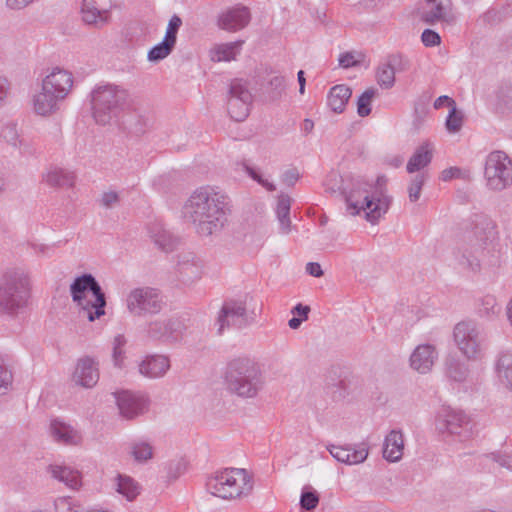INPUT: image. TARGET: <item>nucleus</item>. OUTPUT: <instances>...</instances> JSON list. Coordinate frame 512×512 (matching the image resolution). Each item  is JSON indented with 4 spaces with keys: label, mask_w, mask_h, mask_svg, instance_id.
<instances>
[{
    "label": "nucleus",
    "mask_w": 512,
    "mask_h": 512,
    "mask_svg": "<svg viewBox=\"0 0 512 512\" xmlns=\"http://www.w3.org/2000/svg\"><path fill=\"white\" fill-rule=\"evenodd\" d=\"M345 191L350 214L364 212L366 219L371 223L377 222L389 208L390 201L383 188L368 184L359 177H353Z\"/></svg>",
    "instance_id": "f257e3e1"
},
{
    "label": "nucleus",
    "mask_w": 512,
    "mask_h": 512,
    "mask_svg": "<svg viewBox=\"0 0 512 512\" xmlns=\"http://www.w3.org/2000/svg\"><path fill=\"white\" fill-rule=\"evenodd\" d=\"M184 214L191 219L197 233L211 235L223 224L224 212L214 196L206 190L196 191L184 207Z\"/></svg>",
    "instance_id": "f03ea898"
},
{
    "label": "nucleus",
    "mask_w": 512,
    "mask_h": 512,
    "mask_svg": "<svg viewBox=\"0 0 512 512\" xmlns=\"http://www.w3.org/2000/svg\"><path fill=\"white\" fill-rule=\"evenodd\" d=\"M207 490L222 499H233L247 494L252 484L245 469H225L208 478Z\"/></svg>",
    "instance_id": "7ed1b4c3"
},
{
    "label": "nucleus",
    "mask_w": 512,
    "mask_h": 512,
    "mask_svg": "<svg viewBox=\"0 0 512 512\" xmlns=\"http://www.w3.org/2000/svg\"><path fill=\"white\" fill-rule=\"evenodd\" d=\"M73 300L86 313L89 321L104 315L105 298L100 286L91 275H84L71 286Z\"/></svg>",
    "instance_id": "20e7f679"
},
{
    "label": "nucleus",
    "mask_w": 512,
    "mask_h": 512,
    "mask_svg": "<svg viewBox=\"0 0 512 512\" xmlns=\"http://www.w3.org/2000/svg\"><path fill=\"white\" fill-rule=\"evenodd\" d=\"M435 425L439 433L458 436L461 440L472 435V419L463 410L443 407L436 416Z\"/></svg>",
    "instance_id": "39448f33"
},
{
    "label": "nucleus",
    "mask_w": 512,
    "mask_h": 512,
    "mask_svg": "<svg viewBox=\"0 0 512 512\" xmlns=\"http://www.w3.org/2000/svg\"><path fill=\"white\" fill-rule=\"evenodd\" d=\"M485 177L491 189L500 190L506 187L512 178V167L504 153L496 151L488 156Z\"/></svg>",
    "instance_id": "423d86ee"
},
{
    "label": "nucleus",
    "mask_w": 512,
    "mask_h": 512,
    "mask_svg": "<svg viewBox=\"0 0 512 512\" xmlns=\"http://www.w3.org/2000/svg\"><path fill=\"white\" fill-rule=\"evenodd\" d=\"M127 307L135 315L153 314L161 310L162 300L155 289L139 288L129 294Z\"/></svg>",
    "instance_id": "0eeeda50"
},
{
    "label": "nucleus",
    "mask_w": 512,
    "mask_h": 512,
    "mask_svg": "<svg viewBox=\"0 0 512 512\" xmlns=\"http://www.w3.org/2000/svg\"><path fill=\"white\" fill-rule=\"evenodd\" d=\"M120 414L132 419L148 409L149 399L142 392L122 389L113 393Z\"/></svg>",
    "instance_id": "6e6552de"
},
{
    "label": "nucleus",
    "mask_w": 512,
    "mask_h": 512,
    "mask_svg": "<svg viewBox=\"0 0 512 512\" xmlns=\"http://www.w3.org/2000/svg\"><path fill=\"white\" fill-rule=\"evenodd\" d=\"M124 99V92L111 86L98 88L92 96L94 118L99 123H106L108 116L106 109L111 110Z\"/></svg>",
    "instance_id": "1a4fd4ad"
},
{
    "label": "nucleus",
    "mask_w": 512,
    "mask_h": 512,
    "mask_svg": "<svg viewBox=\"0 0 512 512\" xmlns=\"http://www.w3.org/2000/svg\"><path fill=\"white\" fill-rule=\"evenodd\" d=\"M478 333L469 323H459L454 329V338L461 352L469 359H475L480 354Z\"/></svg>",
    "instance_id": "9d476101"
},
{
    "label": "nucleus",
    "mask_w": 512,
    "mask_h": 512,
    "mask_svg": "<svg viewBox=\"0 0 512 512\" xmlns=\"http://www.w3.org/2000/svg\"><path fill=\"white\" fill-rule=\"evenodd\" d=\"M231 97L228 101V112L236 121L244 120L249 113L250 93L241 81H234L230 89Z\"/></svg>",
    "instance_id": "9b49d317"
},
{
    "label": "nucleus",
    "mask_w": 512,
    "mask_h": 512,
    "mask_svg": "<svg viewBox=\"0 0 512 512\" xmlns=\"http://www.w3.org/2000/svg\"><path fill=\"white\" fill-rule=\"evenodd\" d=\"M73 85V79L69 72L55 69L48 74L42 83L43 90L52 93L60 100L65 98Z\"/></svg>",
    "instance_id": "f8f14e48"
},
{
    "label": "nucleus",
    "mask_w": 512,
    "mask_h": 512,
    "mask_svg": "<svg viewBox=\"0 0 512 512\" xmlns=\"http://www.w3.org/2000/svg\"><path fill=\"white\" fill-rule=\"evenodd\" d=\"M181 25V19L173 16L167 26L163 41L154 46L148 53L150 61H159L166 58L176 43V35Z\"/></svg>",
    "instance_id": "ddd939ff"
},
{
    "label": "nucleus",
    "mask_w": 512,
    "mask_h": 512,
    "mask_svg": "<svg viewBox=\"0 0 512 512\" xmlns=\"http://www.w3.org/2000/svg\"><path fill=\"white\" fill-rule=\"evenodd\" d=\"M327 450L338 462L347 465L362 463L368 456V448L365 444H361L359 447L352 445L341 446L330 444L327 446Z\"/></svg>",
    "instance_id": "4468645a"
},
{
    "label": "nucleus",
    "mask_w": 512,
    "mask_h": 512,
    "mask_svg": "<svg viewBox=\"0 0 512 512\" xmlns=\"http://www.w3.org/2000/svg\"><path fill=\"white\" fill-rule=\"evenodd\" d=\"M49 433L56 442L65 445H78L82 441L81 433L60 418L51 419Z\"/></svg>",
    "instance_id": "2eb2a0df"
},
{
    "label": "nucleus",
    "mask_w": 512,
    "mask_h": 512,
    "mask_svg": "<svg viewBox=\"0 0 512 512\" xmlns=\"http://www.w3.org/2000/svg\"><path fill=\"white\" fill-rule=\"evenodd\" d=\"M109 18V0H83L82 19L86 23L101 24Z\"/></svg>",
    "instance_id": "dca6fc26"
},
{
    "label": "nucleus",
    "mask_w": 512,
    "mask_h": 512,
    "mask_svg": "<svg viewBox=\"0 0 512 512\" xmlns=\"http://www.w3.org/2000/svg\"><path fill=\"white\" fill-rule=\"evenodd\" d=\"M436 359L437 352L433 346L428 344L419 345L411 354L410 366L418 373L426 374L431 371Z\"/></svg>",
    "instance_id": "f3484780"
},
{
    "label": "nucleus",
    "mask_w": 512,
    "mask_h": 512,
    "mask_svg": "<svg viewBox=\"0 0 512 512\" xmlns=\"http://www.w3.org/2000/svg\"><path fill=\"white\" fill-rule=\"evenodd\" d=\"M250 20L249 13L245 7H238L228 10L219 18V26L228 31H236L245 27Z\"/></svg>",
    "instance_id": "a211bd4d"
},
{
    "label": "nucleus",
    "mask_w": 512,
    "mask_h": 512,
    "mask_svg": "<svg viewBox=\"0 0 512 512\" xmlns=\"http://www.w3.org/2000/svg\"><path fill=\"white\" fill-rule=\"evenodd\" d=\"M404 440L400 431L392 430L386 437L383 446V457L390 461L400 460L403 454Z\"/></svg>",
    "instance_id": "6ab92c4d"
},
{
    "label": "nucleus",
    "mask_w": 512,
    "mask_h": 512,
    "mask_svg": "<svg viewBox=\"0 0 512 512\" xmlns=\"http://www.w3.org/2000/svg\"><path fill=\"white\" fill-rule=\"evenodd\" d=\"M170 367L169 359L164 355L146 357L140 364V372L149 377H159L166 373Z\"/></svg>",
    "instance_id": "aec40b11"
},
{
    "label": "nucleus",
    "mask_w": 512,
    "mask_h": 512,
    "mask_svg": "<svg viewBox=\"0 0 512 512\" xmlns=\"http://www.w3.org/2000/svg\"><path fill=\"white\" fill-rule=\"evenodd\" d=\"M433 145L430 142L422 143L411 156L407 163V171L414 173L425 168L432 159Z\"/></svg>",
    "instance_id": "412c9836"
},
{
    "label": "nucleus",
    "mask_w": 512,
    "mask_h": 512,
    "mask_svg": "<svg viewBox=\"0 0 512 512\" xmlns=\"http://www.w3.org/2000/svg\"><path fill=\"white\" fill-rule=\"evenodd\" d=\"M351 97V90L346 85H336L331 88L328 94V105L336 113H341L345 109L348 100Z\"/></svg>",
    "instance_id": "4be33fe9"
},
{
    "label": "nucleus",
    "mask_w": 512,
    "mask_h": 512,
    "mask_svg": "<svg viewBox=\"0 0 512 512\" xmlns=\"http://www.w3.org/2000/svg\"><path fill=\"white\" fill-rule=\"evenodd\" d=\"M52 477L65 483L70 488L76 489L80 486V474L68 466H50Z\"/></svg>",
    "instance_id": "5701e85b"
},
{
    "label": "nucleus",
    "mask_w": 512,
    "mask_h": 512,
    "mask_svg": "<svg viewBox=\"0 0 512 512\" xmlns=\"http://www.w3.org/2000/svg\"><path fill=\"white\" fill-rule=\"evenodd\" d=\"M116 491L128 501H132L139 495L140 486L132 477L118 474L116 477Z\"/></svg>",
    "instance_id": "b1692460"
},
{
    "label": "nucleus",
    "mask_w": 512,
    "mask_h": 512,
    "mask_svg": "<svg viewBox=\"0 0 512 512\" xmlns=\"http://www.w3.org/2000/svg\"><path fill=\"white\" fill-rule=\"evenodd\" d=\"M76 374L79 376L81 384L96 383L99 379L96 363L90 358L81 359L78 362Z\"/></svg>",
    "instance_id": "393cba45"
},
{
    "label": "nucleus",
    "mask_w": 512,
    "mask_h": 512,
    "mask_svg": "<svg viewBox=\"0 0 512 512\" xmlns=\"http://www.w3.org/2000/svg\"><path fill=\"white\" fill-rule=\"evenodd\" d=\"M58 100L55 95L42 89L34 97V109L40 115H47L55 109Z\"/></svg>",
    "instance_id": "a878e982"
},
{
    "label": "nucleus",
    "mask_w": 512,
    "mask_h": 512,
    "mask_svg": "<svg viewBox=\"0 0 512 512\" xmlns=\"http://www.w3.org/2000/svg\"><path fill=\"white\" fill-rule=\"evenodd\" d=\"M496 372L500 381L512 384V353L505 352L500 355L496 363Z\"/></svg>",
    "instance_id": "bb28decb"
},
{
    "label": "nucleus",
    "mask_w": 512,
    "mask_h": 512,
    "mask_svg": "<svg viewBox=\"0 0 512 512\" xmlns=\"http://www.w3.org/2000/svg\"><path fill=\"white\" fill-rule=\"evenodd\" d=\"M17 288L15 284H10L4 281L0 284V307L5 310H12L15 305H18L15 300Z\"/></svg>",
    "instance_id": "cd10ccee"
},
{
    "label": "nucleus",
    "mask_w": 512,
    "mask_h": 512,
    "mask_svg": "<svg viewBox=\"0 0 512 512\" xmlns=\"http://www.w3.org/2000/svg\"><path fill=\"white\" fill-rule=\"evenodd\" d=\"M239 53V44H224L216 46L211 51V59L213 61H230L235 59L236 55Z\"/></svg>",
    "instance_id": "c85d7f7f"
},
{
    "label": "nucleus",
    "mask_w": 512,
    "mask_h": 512,
    "mask_svg": "<svg viewBox=\"0 0 512 512\" xmlns=\"http://www.w3.org/2000/svg\"><path fill=\"white\" fill-rule=\"evenodd\" d=\"M130 454L137 462H146L153 457L152 446L144 441H135L130 444Z\"/></svg>",
    "instance_id": "c756f323"
},
{
    "label": "nucleus",
    "mask_w": 512,
    "mask_h": 512,
    "mask_svg": "<svg viewBox=\"0 0 512 512\" xmlns=\"http://www.w3.org/2000/svg\"><path fill=\"white\" fill-rule=\"evenodd\" d=\"M319 503V494L311 486H304L300 496V506L302 509L314 510Z\"/></svg>",
    "instance_id": "7c9ffc66"
},
{
    "label": "nucleus",
    "mask_w": 512,
    "mask_h": 512,
    "mask_svg": "<svg viewBox=\"0 0 512 512\" xmlns=\"http://www.w3.org/2000/svg\"><path fill=\"white\" fill-rule=\"evenodd\" d=\"M378 83L384 88H390L395 82L394 68L389 64H384L377 71Z\"/></svg>",
    "instance_id": "2f4dec72"
},
{
    "label": "nucleus",
    "mask_w": 512,
    "mask_h": 512,
    "mask_svg": "<svg viewBox=\"0 0 512 512\" xmlns=\"http://www.w3.org/2000/svg\"><path fill=\"white\" fill-rule=\"evenodd\" d=\"M435 0H427L432 7L424 14V20L429 23L444 20L446 18V7L441 4L434 5Z\"/></svg>",
    "instance_id": "473e14b6"
},
{
    "label": "nucleus",
    "mask_w": 512,
    "mask_h": 512,
    "mask_svg": "<svg viewBox=\"0 0 512 512\" xmlns=\"http://www.w3.org/2000/svg\"><path fill=\"white\" fill-rule=\"evenodd\" d=\"M243 313H244V308L242 306H240V305L236 306V305L226 303L222 307V310H221L219 318H218L219 333H221L223 331L225 321L227 318H229L230 316H234V315L241 316V315H243Z\"/></svg>",
    "instance_id": "72a5a7b5"
},
{
    "label": "nucleus",
    "mask_w": 512,
    "mask_h": 512,
    "mask_svg": "<svg viewBox=\"0 0 512 512\" xmlns=\"http://www.w3.org/2000/svg\"><path fill=\"white\" fill-rule=\"evenodd\" d=\"M463 124V115L457 110L456 106H453L446 120V129L449 133H457Z\"/></svg>",
    "instance_id": "f704fd0d"
},
{
    "label": "nucleus",
    "mask_w": 512,
    "mask_h": 512,
    "mask_svg": "<svg viewBox=\"0 0 512 512\" xmlns=\"http://www.w3.org/2000/svg\"><path fill=\"white\" fill-rule=\"evenodd\" d=\"M226 392L230 396L236 395L239 398H253L258 393V386H227Z\"/></svg>",
    "instance_id": "c9c22d12"
},
{
    "label": "nucleus",
    "mask_w": 512,
    "mask_h": 512,
    "mask_svg": "<svg viewBox=\"0 0 512 512\" xmlns=\"http://www.w3.org/2000/svg\"><path fill=\"white\" fill-rule=\"evenodd\" d=\"M46 180L50 185L67 186L72 185L73 176L68 173H64L62 170H56L49 173Z\"/></svg>",
    "instance_id": "e433bc0d"
},
{
    "label": "nucleus",
    "mask_w": 512,
    "mask_h": 512,
    "mask_svg": "<svg viewBox=\"0 0 512 512\" xmlns=\"http://www.w3.org/2000/svg\"><path fill=\"white\" fill-rule=\"evenodd\" d=\"M374 90L369 89L366 90L358 99L357 103V111L358 114L362 117L367 116L371 112V103L374 97Z\"/></svg>",
    "instance_id": "4c0bfd02"
},
{
    "label": "nucleus",
    "mask_w": 512,
    "mask_h": 512,
    "mask_svg": "<svg viewBox=\"0 0 512 512\" xmlns=\"http://www.w3.org/2000/svg\"><path fill=\"white\" fill-rule=\"evenodd\" d=\"M290 210V200L288 197H281L278 200L277 206V214L280 220L281 225L283 226V230L286 232L288 230V214Z\"/></svg>",
    "instance_id": "58836bf2"
},
{
    "label": "nucleus",
    "mask_w": 512,
    "mask_h": 512,
    "mask_svg": "<svg viewBox=\"0 0 512 512\" xmlns=\"http://www.w3.org/2000/svg\"><path fill=\"white\" fill-rule=\"evenodd\" d=\"M187 470V462L184 459L171 461L168 464V477L175 480L185 473Z\"/></svg>",
    "instance_id": "ea45409f"
},
{
    "label": "nucleus",
    "mask_w": 512,
    "mask_h": 512,
    "mask_svg": "<svg viewBox=\"0 0 512 512\" xmlns=\"http://www.w3.org/2000/svg\"><path fill=\"white\" fill-rule=\"evenodd\" d=\"M54 507L56 512H79L78 506L71 497H61L56 499Z\"/></svg>",
    "instance_id": "a19ab883"
},
{
    "label": "nucleus",
    "mask_w": 512,
    "mask_h": 512,
    "mask_svg": "<svg viewBox=\"0 0 512 512\" xmlns=\"http://www.w3.org/2000/svg\"><path fill=\"white\" fill-rule=\"evenodd\" d=\"M424 180L425 179H424L423 175H418L411 182V184L408 188V192H409V198L412 202H415L419 199L420 192H421L422 186L424 184Z\"/></svg>",
    "instance_id": "79ce46f5"
},
{
    "label": "nucleus",
    "mask_w": 512,
    "mask_h": 512,
    "mask_svg": "<svg viewBox=\"0 0 512 512\" xmlns=\"http://www.w3.org/2000/svg\"><path fill=\"white\" fill-rule=\"evenodd\" d=\"M125 343L124 337L120 335L113 340V358L116 364L122 363Z\"/></svg>",
    "instance_id": "37998d69"
},
{
    "label": "nucleus",
    "mask_w": 512,
    "mask_h": 512,
    "mask_svg": "<svg viewBox=\"0 0 512 512\" xmlns=\"http://www.w3.org/2000/svg\"><path fill=\"white\" fill-rule=\"evenodd\" d=\"M488 458L498 463L500 466L512 471V456L501 452H492L487 455Z\"/></svg>",
    "instance_id": "c03bdc74"
},
{
    "label": "nucleus",
    "mask_w": 512,
    "mask_h": 512,
    "mask_svg": "<svg viewBox=\"0 0 512 512\" xmlns=\"http://www.w3.org/2000/svg\"><path fill=\"white\" fill-rule=\"evenodd\" d=\"M362 60V55L357 53H345L340 55L339 64L344 68H349Z\"/></svg>",
    "instance_id": "a18cd8bd"
},
{
    "label": "nucleus",
    "mask_w": 512,
    "mask_h": 512,
    "mask_svg": "<svg viewBox=\"0 0 512 512\" xmlns=\"http://www.w3.org/2000/svg\"><path fill=\"white\" fill-rule=\"evenodd\" d=\"M421 39L423 44L427 47L437 46L441 42L440 36L430 29L424 30Z\"/></svg>",
    "instance_id": "49530a36"
},
{
    "label": "nucleus",
    "mask_w": 512,
    "mask_h": 512,
    "mask_svg": "<svg viewBox=\"0 0 512 512\" xmlns=\"http://www.w3.org/2000/svg\"><path fill=\"white\" fill-rule=\"evenodd\" d=\"M461 176V170L459 168L451 167L441 172V179L448 181Z\"/></svg>",
    "instance_id": "de8ad7c7"
},
{
    "label": "nucleus",
    "mask_w": 512,
    "mask_h": 512,
    "mask_svg": "<svg viewBox=\"0 0 512 512\" xmlns=\"http://www.w3.org/2000/svg\"><path fill=\"white\" fill-rule=\"evenodd\" d=\"M444 106H447L449 109H451L453 106H455V101L448 96L438 97L434 102V107L436 109H440Z\"/></svg>",
    "instance_id": "09e8293b"
},
{
    "label": "nucleus",
    "mask_w": 512,
    "mask_h": 512,
    "mask_svg": "<svg viewBox=\"0 0 512 512\" xmlns=\"http://www.w3.org/2000/svg\"><path fill=\"white\" fill-rule=\"evenodd\" d=\"M306 271L314 276V277H320L322 276L323 274V271L321 269V266L318 264V263H314V262H311V263H308L307 266H306Z\"/></svg>",
    "instance_id": "8fccbe9b"
},
{
    "label": "nucleus",
    "mask_w": 512,
    "mask_h": 512,
    "mask_svg": "<svg viewBox=\"0 0 512 512\" xmlns=\"http://www.w3.org/2000/svg\"><path fill=\"white\" fill-rule=\"evenodd\" d=\"M118 200V196L115 192H107L102 196V202L105 206L109 207L113 203H116Z\"/></svg>",
    "instance_id": "3c124183"
},
{
    "label": "nucleus",
    "mask_w": 512,
    "mask_h": 512,
    "mask_svg": "<svg viewBox=\"0 0 512 512\" xmlns=\"http://www.w3.org/2000/svg\"><path fill=\"white\" fill-rule=\"evenodd\" d=\"M248 172H249L250 176L254 180L258 181L262 186H264L268 190H273V185L271 183H269L268 181L263 180L255 171H253L252 169H248Z\"/></svg>",
    "instance_id": "603ef678"
},
{
    "label": "nucleus",
    "mask_w": 512,
    "mask_h": 512,
    "mask_svg": "<svg viewBox=\"0 0 512 512\" xmlns=\"http://www.w3.org/2000/svg\"><path fill=\"white\" fill-rule=\"evenodd\" d=\"M33 0H7V5L12 9H20L28 5Z\"/></svg>",
    "instance_id": "864d4df0"
},
{
    "label": "nucleus",
    "mask_w": 512,
    "mask_h": 512,
    "mask_svg": "<svg viewBox=\"0 0 512 512\" xmlns=\"http://www.w3.org/2000/svg\"><path fill=\"white\" fill-rule=\"evenodd\" d=\"M446 373L451 379H453L455 381L462 380V378L460 377L462 372L459 371L457 368H453L452 366L449 365V366H447Z\"/></svg>",
    "instance_id": "5fc2aeb1"
},
{
    "label": "nucleus",
    "mask_w": 512,
    "mask_h": 512,
    "mask_svg": "<svg viewBox=\"0 0 512 512\" xmlns=\"http://www.w3.org/2000/svg\"><path fill=\"white\" fill-rule=\"evenodd\" d=\"M309 310L310 309L308 306H302L301 304H298L294 308V312L297 313L302 319H305V320L307 319Z\"/></svg>",
    "instance_id": "6e6d98bb"
},
{
    "label": "nucleus",
    "mask_w": 512,
    "mask_h": 512,
    "mask_svg": "<svg viewBox=\"0 0 512 512\" xmlns=\"http://www.w3.org/2000/svg\"><path fill=\"white\" fill-rule=\"evenodd\" d=\"M11 381L10 373L0 365V384H7Z\"/></svg>",
    "instance_id": "4d7b16f0"
},
{
    "label": "nucleus",
    "mask_w": 512,
    "mask_h": 512,
    "mask_svg": "<svg viewBox=\"0 0 512 512\" xmlns=\"http://www.w3.org/2000/svg\"><path fill=\"white\" fill-rule=\"evenodd\" d=\"M297 76H298V82H299V86H300L299 91L301 94H303L304 90H305V83H306L305 78H304V72L302 70H300L298 72Z\"/></svg>",
    "instance_id": "13d9d810"
},
{
    "label": "nucleus",
    "mask_w": 512,
    "mask_h": 512,
    "mask_svg": "<svg viewBox=\"0 0 512 512\" xmlns=\"http://www.w3.org/2000/svg\"><path fill=\"white\" fill-rule=\"evenodd\" d=\"M303 320H304V319H302V318H296V317H294V318L290 319V320H289V326H290V328H292V329H297V328L300 326V324H301V322H302Z\"/></svg>",
    "instance_id": "bf43d9fd"
},
{
    "label": "nucleus",
    "mask_w": 512,
    "mask_h": 512,
    "mask_svg": "<svg viewBox=\"0 0 512 512\" xmlns=\"http://www.w3.org/2000/svg\"><path fill=\"white\" fill-rule=\"evenodd\" d=\"M505 390L502 392L505 399L512 402V386H505Z\"/></svg>",
    "instance_id": "052dcab7"
},
{
    "label": "nucleus",
    "mask_w": 512,
    "mask_h": 512,
    "mask_svg": "<svg viewBox=\"0 0 512 512\" xmlns=\"http://www.w3.org/2000/svg\"><path fill=\"white\" fill-rule=\"evenodd\" d=\"M507 316L512 325V300L509 302L508 307H507Z\"/></svg>",
    "instance_id": "680f3d73"
},
{
    "label": "nucleus",
    "mask_w": 512,
    "mask_h": 512,
    "mask_svg": "<svg viewBox=\"0 0 512 512\" xmlns=\"http://www.w3.org/2000/svg\"><path fill=\"white\" fill-rule=\"evenodd\" d=\"M487 304L489 305H492V308L494 307V304H495V299L493 297H487Z\"/></svg>",
    "instance_id": "e2e57ef3"
},
{
    "label": "nucleus",
    "mask_w": 512,
    "mask_h": 512,
    "mask_svg": "<svg viewBox=\"0 0 512 512\" xmlns=\"http://www.w3.org/2000/svg\"><path fill=\"white\" fill-rule=\"evenodd\" d=\"M305 128L306 129H312L313 128V122L306 120L305 121Z\"/></svg>",
    "instance_id": "0e129e2a"
},
{
    "label": "nucleus",
    "mask_w": 512,
    "mask_h": 512,
    "mask_svg": "<svg viewBox=\"0 0 512 512\" xmlns=\"http://www.w3.org/2000/svg\"><path fill=\"white\" fill-rule=\"evenodd\" d=\"M9 386H0V395L5 394Z\"/></svg>",
    "instance_id": "69168bd1"
},
{
    "label": "nucleus",
    "mask_w": 512,
    "mask_h": 512,
    "mask_svg": "<svg viewBox=\"0 0 512 512\" xmlns=\"http://www.w3.org/2000/svg\"><path fill=\"white\" fill-rule=\"evenodd\" d=\"M0 182H2V180H0Z\"/></svg>",
    "instance_id": "338daca9"
}]
</instances>
